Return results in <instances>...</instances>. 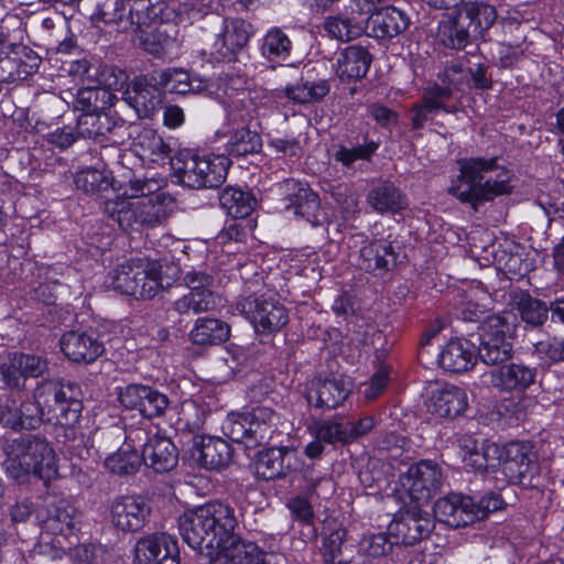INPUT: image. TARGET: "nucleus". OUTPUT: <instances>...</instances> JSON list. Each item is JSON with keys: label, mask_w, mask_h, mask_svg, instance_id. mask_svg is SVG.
Segmentation results:
<instances>
[{"label": "nucleus", "mask_w": 564, "mask_h": 564, "mask_svg": "<svg viewBox=\"0 0 564 564\" xmlns=\"http://www.w3.org/2000/svg\"><path fill=\"white\" fill-rule=\"evenodd\" d=\"M236 527L234 509L220 501L187 510L178 518L184 542L210 564H265L263 552L254 543L241 541Z\"/></svg>", "instance_id": "f257e3e1"}, {"label": "nucleus", "mask_w": 564, "mask_h": 564, "mask_svg": "<svg viewBox=\"0 0 564 564\" xmlns=\"http://www.w3.org/2000/svg\"><path fill=\"white\" fill-rule=\"evenodd\" d=\"M165 185L159 174L135 177L123 196L106 200L105 214L126 231L159 226L174 207L173 197L162 192Z\"/></svg>", "instance_id": "f03ea898"}, {"label": "nucleus", "mask_w": 564, "mask_h": 564, "mask_svg": "<svg viewBox=\"0 0 564 564\" xmlns=\"http://www.w3.org/2000/svg\"><path fill=\"white\" fill-rule=\"evenodd\" d=\"M4 468L18 482H26L31 476L47 482L57 476V456L44 437L24 436L11 445Z\"/></svg>", "instance_id": "7ed1b4c3"}, {"label": "nucleus", "mask_w": 564, "mask_h": 564, "mask_svg": "<svg viewBox=\"0 0 564 564\" xmlns=\"http://www.w3.org/2000/svg\"><path fill=\"white\" fill-rule=\"evenodd\" d=\"M34 401L37 414L31 415L30 422H26V417L22 414L23 427H35L43 421L64 426L72 425L82 412L78 388L73 383L42 382L34 391Z\"/></svg>", "instance_id": "20e7f679"}, {"label": "nucleus", "mask_w": 564, "mask_h": 564, "mask_svg": "<svg viewBox=\"0 0 564 564\" xmlns=\"http://www.w3.org/2000/svg\"><path fill=\"white\" fill-rule=\"evenodd\" d=\"M230 161L221 154H198L180 151L171 159V169L177 182L184 186L200 189L220 186L228 172Z\"/></svg>", "instance_id": "39448f33"}, {"label": "nucleus", "mask_w": 564, "mask_h": 564, "mask_svg": "<svg viewBox=\"0 0 564 564\" xmlns=\"http://www.w3.org/2000/svg\"><path fill=\"white\" fill-rule=\"evenodd\" d=\"M279 414L267 406L230 413L223 423L224 434L232 442L253 448L269 441L278 431Z\"/></svg>", "instance_id": "423d86ee"}, {"label": "nucleus", "mask_w": 564, "mask_h": 564, "mask_svg": "<svg viewBox=\"0 0 564 564\" xmlns=\"http://www.w3.org/2000/svg\"><path fill=\"white\" fill-rule=\"evenodd\" d=\"M232 79L224 100L229 120L262 128V119L273 111L272 96L261 87L240 88Z\"/></svg>", "instance_id": "0eeeda50"}, {"label": "nucleus", "mask_w": 564, "mask_h": 564, "mask_svg": "<svg viewBox=\"0 0 564 564\" xmlns=\"http://www.w3.org/2000/svg\"><path fill=\"white\" fill-rule=\"evenodd\" d=\"M235 310L252 324L258 334L278 333L289 323L286 308L271 296L250 295L241 297L235 303Z\"/></svg>", "instance_id": "6e6552de"}, {"label": "nucleus", "mask_w": 564, "mask_h": 564, "mask_svg": "<svg viewBox=\"0 0 564 564\" xmlns=\"http://www.w3.org/2000/svg\"><path fill=\"white\" fill-rule=\"evenodd\" d=\"M511 325L500 315L488 316L481 325L478 356L486 365H499L512 357Z\"/></svg>", "instance_id": "1a4fd4ad"}, {"label": "nucleus", "mask_w": 564, "mask_h": 564, "mask_svg": "<svg viewBox=\"0 0 564 564\" xmlns=\"http://www.w3.org/2000/svg\"><path fill=\"white\" fill-rule=\"evenodd\" d=\"M188 292L177 299L173 307L178 314H199L214 310L220 296L209 290L213 279L198 271H188L184 276Z\"/></svg>", "instance_id": "9d476101"}, {"label": "nucleus", "mask_w": 564, "mask_h": 564, "mask_svg": "<svg viewBox=\"0 0 564 564\" xmlns=\"http://www.w3.org/2000/svg\"><path fill=\"white\" fill-rule=\"evenodd\" d=\"M501 470L512 485L530 486L538 475L539 466L531 446L525 443H509L502 451Z\"/></svg>", "instance_id": "9b49d317"}, {"label": "nucleus", "mask_w": 564, "mask_h": 564, "mask_svg": "<svg viewBox=\"0 0 564 564\" xmlns=\"http://www.w3.org/2000/svg\"><path fill=\"white\" fill-rule=\"evenodd\" d=\"M425 394V410L437 417H456L468 406L466 391L451 383L429 382Z\"/></svg>", "instance_id": "f8f14e48"}, {"label": "nucleus", "mask_w": 564, "mask_h": 564, "mask_svg": "<svg viewBox=\"0 0 564 564\" xmlns=\"http://www.w3.org/2000/svg\"><path fill=\"white\" fill-rule=\"evenodd\" d=\"M252 35L250 23L240 18L221 19V26L212 45L210 55L217 62L231 61Z\"/></svg>", "instance_id": "ddd939ff"}, {"label": "nucleus", "mask_w": 564, "mask_h": 564, "mask_svg": "<svg viewBox=\"0 0 564 564\" xmlns=\"http://www.w3.org/2000/svg\"><path fill=\"white\" fill-rule=\"evenodd\" d=\"M460 175L457 184L451 187V193L464 203H470L474 208L482 199L481 183L482 171L492 166V162H486L484 158L463 159L458 161Z\"/></svg>", "instance_id": "4468645a"}, {"label": "nucleus", "mask_w": 564, "mask_h": 564, "mask_svg": "<svg viewBox=\"0 0 564 564\" xmlns=\"http://www.w3.org/2000/svg\"><path fill=\"white\" fill-rule=\"evenodd\" d=\"M148 501L140 496H121L110 508L111 523L123 532H134L147 523L150 516Z\"/></svg>", "instance_id": "2eb2a0df"}, {"label": "nucleus", "mask_w": 564, "mask_h": 564, "mask_svg": "<svg viewBox=\"0 0 564 564\" xmlns=\"http://www.w3.org/2000/svg\"><path fill=\"white\" fill-rule=\"evenodd\" d=\"M466 466L477 473H494L501 464L502 448L494 442L484 440L480 443L471 436L458 438Z\"/></svg>", "instance_id": "dca6fc26"}, {"label": "nucleus", "mask_w": 564, "mask_h": 564, "mask_svg": "<svg viewBox=\"0 0 564 564\" xmlns=\"http://www.w3.org/2000/svg\"><path fill=\"white\" fill-rule=\"evenodd\" d=\"M119 400L127 409L138 410L148 419L162 415L169 406L165 394L143 384L127 386L119 392Z\"/></svg>", "instance_id": "f3484780"}, {"label": "nucleus", "mask_w": 564, "mask_h": 564, "mask_svg": "<svg viewBox=\"0 0 564 564\" xmlns=\"http://www.w3.org/2000/svg\"><path fill=\"white\" fill-rule=\"evenodd\" d=\"M351 384L341 377L314 379L311 381L306 399L310 405L317 409H335L340 405L350 393Z\"/></svg>", "instance_id": "a211bd4d"}, {"label": "nucleus", "mask_w": 564, "mask_h": 564, "mask_svg": "<svg viewBox=\"0 0 564 564\" xmlns=\"http://www.w3.org/2000/svg\"><path fill=\"white\" fill-rule=\"evenodd\" d=\"M144 436L145 432L143 430L130 431L122 445L105 457L104 466L106 469L116 475L134 474L141 466L138 447L141 446Z\"/></svg>", "instance_id": "6ab92c4d"}, {"label": "nucleus", "mask_w": 564, "mask_h": 564, "mask_svg": "<svg viewBox=\"0 0 564 564\" xmlns=\"http://www.w3.org/2000/svg\"><path fill=\"white\" fill-rule=\"evenodd\" d=\"M167 558H178L177 541L167 533L148 535L135 544V564H163Z\"/></svg>", "instance_id": "aec40b11"}, {"label": "nucleus", "mask_w": 564, "mask_h": 564, "mask_svg": "<svg viewBox=\"0 0 564 564\" xmlns=\"http://www.w3.org/2000/svg\"><path fill=\"white\" fill-rule=\"evenodd\" d=\"M435 519L451 528L466 527L475 522L473 498L452 494L440 498L433 507Z\"/></svg>", "instance_id": "412c9836"}, {"label": "nucleus", "mask_w": 564, "mask_h": 564, "mask_svg": "<svg viewBox=\"0 0 564 564\" xmlns=\"http://www.w3.org/2000/svg\"><path fill=\"white\" fill-rule=\"evenodd\" d=\"M231 458L230 446L221 438L200 436L193 440L191 459L198 466L218 470L227 466Z\"/></svg>", "instance_id": "4be33fe9"}, {"label": "nucleus", "mask_w": 564, "mask_h": 564, "mask_svg": "<svg viewBox=\"0 0 564 564\" xmlns=\"http://www.w3.org/2000/svg\"><path fill=\"white\" fill-rule=\"evenodd\" d=\"M144 440L147 442L142 446L141 463L144 462L156 473H166L176 466L178 453L169 437L155 434L150 437L145 435Z\"/></svg>", "instance_id": "5701e85b"}, {"label": "nucleus", "mask_w": 564, "mask_h": 564, "mask_svg": "<svg viewBox=\"0 0 564 564\" xmlns=\"http://www.w3.org/2000/svg\"><path fill=\"white\" fill-rule=\"evenodd\" d=\"M397 263V253L392 243L384 239L373 240L360 248L358 265L360 269L382 276Z\"/></svg>", "instance_id": "b1692460"}, {"label": "nucleus", "mask_w": 564, "mask_h": 564, "mask_svg": "<svg viewBox=\"0 0 564 564\" xmlns=\"http://www.w3.org/2000/svg\"><path fill=\"white\" fill-rule=\"evenodd\" d=\"M409 19L394 7H387L370 12L365 33L375 39H391L408 28Z\"/></svg>", "instance_id": "393cba45"}, {"label": "nucleus", "mask_w": 564, "mask_h": 564, "mask_svg": "<svg viewBox=\"0 0 564 564\" xmlns=\"http://www.w3.org/2000/svg\"><path fill=\"white\" fill-rule=\"evenodd\" d=\"M299 467L296 451L289 447H271L259 454L257 474L264 479H274Z\"/></svg>", "instance_id": "a878e982"}, {"label": "nucleus", "mask_w": 564, "mask_h": 564, "mask_svg": "<svg viewBox=\"0 0 564 564\" xmlns=\"http://www.w3.org/2000/svg\"><path fill=\"white\" fill-rule=\"evenodd\" d=\"M467 20L468 15H463L460 10L453 9L443 13L436 32L438 42L448 48H464L473 34Z\"/></svg>", "instance_id": "bb28decb"}, {"label": "nucleus", "mask_w": 564, "mask_h": 564, "mask_svg": "<svg viewBox=\"0 0 564 564\" xmlns=\"http://www.w3.org/2000/svg\"><path fill=\"white\" fill-rule=\"evenodd\" d=\"M61 349L75 362H93L104 352V345L85 332H67L61 338Z\"/></svg>", "instance_id": "cd10ccee"}, {"label": "nucleus", "mask_w": 564, "mask_h": 564, "mask_svg": "<svg viewBox=\"0 0 564 564\" xmlns=\"http://www.w3.org/2000/svg\"><path fill=\"white\" fill-rule=\"evenodd\" d=\"M123 98L137 111L139 117L150 118L162 102V93L155 85L148 83L145 78H137L127 88Z\"/></svg>", "instance_id": "c85d7f7f"}, {"label": "nucleus", "mask_w": 564, "mask_h": 564, "mask_svg": "<svg viewBox=\"0 0 564 564\" xmlns=\"http://www.w3.org/2000/svg\"><path fill=\"white\" fill-rule=\"evenodd\" d=\"M476 359L475 345L465 338H457L446 344L438 355L437 362L447 371L462 372L469 370Z\"/></svg>", "instance_id": "c756f323"}, {"label": "nucleus", "mask_w": 564, "mask_h": 564, "mask_svg": "<svg viewBox=\"0 0 564 564\" xmlns=\"http://www.w3.org/2000/svg\"><path fill=\"white\" fill-rule=\"evenodd\" d=\"M371 61V55L366 48L351 45L338 54L335 70L341 80H357L366 76Z\"/></svg>", "instance_id": "7c9ffc66"}, {"label": "nucleus", "mask_w": 564, "mask_h": 564, "mask_svg": "<svg viewBox=\"0 0 564 564\" xmlns=\"http://www.w3.org/2000/svg\"><path fill=\"white\" fill-rule=\"evenodd\" d=\"M149 261L147 259H137L121 263L113 272L111 282L113 289L122 294H147L144 285L140 288L137 281L142 278L139 275L145 272L144 268L149 267ZM151 285L154 284L152 282L149 283V293L152 292Z\"/></svg>", "instance_id": "2f4dec72"}, {"label": "nucleus", "mask_w": 564, "mask_h": 564, "mask_svg": "<svg viewBox=\"0 0 564 564\" xmlns=\"http://www.w3.org/2000/svg\"><path fill=\"white\" fill-rule=\"evenodd\" d=\"M536 372L522 364H510L492 372V382L508 391H524L534 383Z\"/></svg>", "instance_id": "473e14b6"}, {"label": "nucleus", "mask_w": 564, "mask_h": 564, "mask_svg": "<svg viewBox=\"0 0 564 564\" xmlns=\"http://www.w3.org/2000/svg\"><path fill=\"white\" fill-rule=\"evenodd\" d=\"M138 43L145 52L156 57L172 56L178 48L177 39L165 26L141 30Z\"/></svg>", "instance_id": "72a5a7b5"}, {"label": "nucleus", "mask_w": 564, "mask_h": 564, "mask_svg": "<svg viewBox=\"0 0 564 564\" xmlns=\"http://www.w3.org/2000/svg\"><path fill=\"white\" fill-rule=\"evenodd\" d=\"M230 336V327L227 323L210 317H199L195 321L189 332V339L195 345H218Z\"/></svg>", "instance_id": "f704fd0d"}, {"label": "nucleus", "mask_w": 564, "mask_h": 564, "mask_svg": "<svg viewBox=\"0 0 564 564\" xmlns=\"http://www.w3.org/2000/svg\"><path fill=\"white\" fill-rule=\"evenodd\" d=\"M43 530L54 535L67 536L75 527V508L66 501L50 506L46 517L39 514Z\"/></svg>", "instance_id": "c9c22d12"}, {"label": "nucleus", "mask_w": 564, "mask_h": 564, "mask_svg": "<svg viewBox=\"0 0 564 564\" xmlns=\"http://www.w3.org/2000/svg\"><path fill=\"white\" fill-rule=\"evenodd\" d=\"M159 84L172 94H198L206 88L205 82L182 68L165 69L160 74Z\"/></svg>", "instance_id": "e433bc0d"}, {"label": "nucleus", "mask_w": 564, "mask_h": 564, "mask_svg": "<svg viewBox=\"0 0 564 564\" xmlns=\"http://www.w3.org/2000/svg\"><path fill=\"white\" fill-rule=\"evenodd\" d=\"M323 29L330 39L349 42L365 33V23L354 18L332 15L325 19Z\"/></svg>", "instance_id": "4c0bfd02"}, {"label": "nucleus", "mask_w": 564, "mask_h": 564, "mask_svg": "<svg viewBox=\"0 0 564 564\" xmlns=\"http://www.w3.org/2000/svg\"><path fill=\"white\" fill-rule=\"evenodd\" d=\"M367 200L378 213H395L406 206L403 195L392 184H382L368 194Z\"/></svg>", "instance_id": "58836bf2"}, {"label": "nucleus", "mask_w": 564, "mask_h": 564, "mask_svg": "<svg viewBox=\"0 0 564 564\" xmlns=\"http://www.w3.org/2000/svg\"><path fill=\"white\" fill-rule=\"evenodd\" d=\"M220 204L232 218H246L254 210L257 200L249 192L229 187L223 192Z\"/></svg>", "instance_id": "ea45409f"}, {"label": "nucleus", "mask_w": 564, "mask_h": 564, "mask_svg": "<svg viewBox=\"0 0 564 564\" xmlns=\"http://www.w3.org/2000/svg\"><path fill=\"white\" fill-rule=\"evenodd\" d=\"M292 50L289 36L279 28L270 29L263 36L261 54L269 62L285 61Z\"/></svg>", "instance_id": "a19ab883"}, {"label": "nucleus", "mask_w": 564, "mask_h": 564, "mask_svg": "<svg viewBox=\"0 0 564 564\" xmlns=\"http://www.w3.org/2000/svg\"><path fill=\"white\" fill-rule=\"evenodd\" d=\"M262 149L260 134L250 129V126L235 130L227 142V151L234 156L254 154Z\"/></svg>", "instance_id": "79ce46f5"}, {"label": "nucleus", "mask_w": 564, "mask_h": 564, "mask_svg": "<svg viewBox=\"0 0 564 564\" xmlns=\"http://www.w3.org/2000/svg\"><path fill=\"white\" fill-rule=\"evenodd\" d=\"M329 91L327 80L299 82L285 88L289 99L297 104L314 102L325 97Z\"/></svg>", "instance_id": "37998d69"}, {"label": "nucleus", "mask_w": 564, "mask_h": 564, "mask_svg": "<svg viewBox=\"0 0 564 564\" xmlns=\"http://www.w3.org/2000/svg\"><path fill=\"white\" fill-rule=\"evenodd\" d=\"M112 184L109 172L104 167H87L77 172L75 185L87 194L107 191Z\"/></svg>", "instance_id": "c03bdc74"}, {"label": "nucleus", "mask_w": 564, "mask_h": 564, "mask_svg": "<svg viewBox=\"0 0 564 564\" xmlns=\"http://www.w3.org/2000/svg\"><path fill=\"white\" fill-rule=\"evenodd\" d=\"M516 307L522 321L532 326L543 325L550 311V306L528 293H521L517 297Z\"/></svg>", "instance_id": "a18cd8bd"}, {"label": "nucleus", "mask_w": 564, "mask_h": 564, "mask_svg": "<svg viewBox=\"0 0 564 564\" xmlns=\"http://www.w3.org/2000/svg\"><path fill=\"white\" fill-rule=\"evenodd\" d=\"M463 15H468V26L473 34H480L489 29L496 20V11L491 6L470 3L462 10Z\"/></svg>", "instance_id": "49530a36"}, {"label": "nucleus", "mask_w": 564, "mask_h": 564, "mask_svg": "<svg viewBox=\"0 0 564 564\" xmlns=\"http://www.w3.org/2000/svg\"><path fill=\"white\" fill-rule=\"evenodd\" d=\"M76 130L78 137L96 139L109 131V120L106 115L86 112L78 118Z\"/></svg>", "instance_id": "de8ad7c7"}, {"label": "nucleus", "mask_w": 564, "mask_h": 564, "mask_svg": "<svg viewBox=\"0 0 564 564\" xmlns=\"http://www.w3.org/2000/svg\"><path fill=\"white\" fill-rule=\"evenodd\" d=\"M145 272L140 274L142 276L139 281H137L138 285L141 288L144 285V289H149L148 285L152 282L154 285H151L152 292L150 294H129L130 296H134L135 299H152L154 297L165 285H169L170 282H164L163 276L161 275V267L154 262L149 261V267L144 268ZM145 293H149L148 290Z\"/></svg>", "instance_id": "09e8293b"}, {"label": "nucleus", "mask_w": 564, "mask_h": 564, "mask_svg": "<svg viewBox=\"0 0 564 564\" xmlns=\"http://www.w3.org/2000/svg\"><path fill=\"white\" fill-rule=\"evenodd\" d=\"M498 173V180H494L492 175H488L485 183H481V194L484 200H491L496 196L510 193L512 188L510 184V171L499 170Z\"/></svg>", "instance_id": "8fccbe9b"}, {"label": "nucleus", "mask_w": 564, "mask_h": 564, "mask_svg": "<svg viewBox=\"0 0 564 564\" xmlns=\"http://www.w3.org/2000/svg\"><path fill=\"white\" fill-rule=\"evenodd\" d=\"M535 352L544 366L564 361V340L552 338L535 344Z\"/></svg>", "instance_id": "3c124183"}, {"label": "nucleus", "mask_w": 564, "mask_h": 564, "mask_svg": "<svg viewBox=\"0 0 564 564\" xmlns=\"http://www.w3.org/2000/svg\"><path fill=\"white\" fill-rule=\"evenodd\" d=\"M12 367H20L24 378L39 377L47 369V361L37 355L13 354Z\"/></svg>", "instance_id": "603ef678"}, {"label": "nucleus", "mask_w": 564, "mask_h": 564, "mask_svg": "<svg viewBox=\"0 0 564 564\" xmlns=\"http://www.w3.org/2000/svg\"><path fill=\"white\" fill-rule=\"evenodd\" d=\"M378 145L375 142H370L364 145H359L352 149L340 147L334 154L337 162H340L344 166L350 167L357 160H367L377 150Z\"/></svg>", "instance_id": "864d4df0"}, {"label": "nucleus", "mask_w": 564, "mask_h": 564, "mask_svg": "<svg viewBox=\"0 0 564 564\" xmlns=\"http://www.w3.org/2000/svg\"><path fill=\"white\" fill-rule=\"evenodd\" d=\"M127 436L128 434H126L120 427L117 426L101 431L100 433L97 432L94 435V442H98L97 454L100 456H107L110 449L122 445Z\"/></svg>", "instance_id": "5fc2aeb1"}, {"label": "nucleus", "mask_w": 564, "mask_h": 564, "mask_svg": "<svg viewBox=\"0 0 564 564\" xmlns=\"http://www.w3.org/2000/svg\"><path fill=\"white\" fill-rule=\"evenodd\" d=\"M505 505L502 497L496 492H488L478 501L473 499V513H475V521L482 520L487 518L489 513L503 509Z\"/></svg>", "instance_id": "6e6d98bb"}, {"label": "nucleus", "mask_w": 564, "mask_h": 564, "mask_svg": "<svg viewBox=\"0 0 564 564\" xmlns=\"http://www.w3.org/2000/svg\"><path fill=\"white\" fill-rule=\"evenodd\" d=\"M389 366H382L373 373L370 382L364 390V395L367 400H373L382 393L389 381Z\"/></svg>", "instance_id": "4d7b16f0"}, {"label": "nucleus", "mask_w": 564, "mask_h": 564, "mask_svg": "<svg viewBox=\"0 0 564 564\" xmlns=\"http://www.w3.org/2000/svg\"><path fill=\"white\" fill-rule=\"evenodd\" d=\"M316 437L322 442L334 444L346 441L348 435L339 423L326 421L318 426Z\"/></svg>", "instance_id": "13d9d810"}, {"label": "nucleus", "mask_w": 564, "mask_h": 564, "mask_svg": "<svg viewBox=\"0 0 564 564\" xmlns=\"http://www.w3.org/2000/svg\"><path fill=\"white\" fill-rule=\"evenodd\" d=\"M100 94L106 95V91L93 88L79 89L75 99L76 109L82 110L84 113L96 111L99 108L97 99Z\"/></svg>", "instance_id": "bf43d9fd"}, {"label": "nucleus", "mask_w": 564, "mask_h": 564, "mask_svg": "<svg viewBox=\"0 0 564 564\" xmlns=\"http://www.w3.org/2000/svg\"><path fill=\"white\" fill-rule=\"evenodd\" d=\"M444 481L442 467L431 459H425V490L436 492L442 488Z\"/></svg>", "instance_id": "052dcab7"}, {"label": "nucleus", "mask_w": 564, "mask_h": 564, "mask_svg": "<svg viewBox=\"0 0 564 564\" xmlns=\"http://www.w3.org/2000/svg\"><path fill=\"white\" fill-rule=\"evenodd\" d=\"M247 236L246 229L241 226V224L231 220L227 224L221 231L216 236V241L219 245L227 246L230 242L239 243Z\"/></svg>", "instance_id": "680f3d73"}, {"label": "nucleus", "mask_w": 564, "mask_h": 564, "mask_svg": "<svg viewBox=\"0 0 564 564\" xmlns=\"http://www.w3.org/2000/svg\"><path fill=\"white\" fill-rule=\"evenodd\" d=\"M452 95L449 86L440 87L434 85L429 91V96L425 95V112L434 109H440L444 105V100L448 99Z\"/></svg>", "instance_id": "e2e57ef3"}, {"label": "nucleus", "mask_w": 564, "mask_h": 564, "mask_svg": "<svg viewBox=\"0 0 564 564\" xmlns=\"http://www.w3.org/2000/svg\"><path fill=\"white\" fill-rule=\"evenodd\" d=\"M2 381L11 388H20L23 384L24 375L20 367H12V355L9 357L7 364L0 368Z\"/></svg>", "instance_id": "0e129e2a"}, {"label": "nucleus", "mask_w": 564, "mask_h": 564, "mask_svg": "<svg viewBox=\"0 0 564 564\" xmlns=\"http://www.w3.org/2000/svg\"><path fill=\"white\" fill-rule=\"evenodd\" d=\"M105 554L102 545L88 544L77 549V556L85 564H102Z\"/></svg>", "instance_id": "69168bd1"}, {"label": "nucleus", "mask_w": 564, "mask_h": 564, "mask_svg": "<svg viewBox=\"0 0 564 564\" xmlns=\"http://www.w3.org/2000/svg\"><path fill=\"white\" fill-rule=\"evenodd\" d=\"M368 112L382 127H390L398 120V115L394 111L381 105L373 104L369 106Z\"/></svg>", "instance_id": "338daca9"}, {"label": "nucleus", "mask_w": 564, "mask_h": 564, "mask_svg": "<svg viewBox=\"0 0 564 564\" xmlns=\"http://www.w3.org/2000/svg\"><path fill=\"white\" fill-rule=\"evenodd\" d=\"M288 507L296 519L303 522L308 523L313 518L312 506L305 498L296 497L290 500Z\"/></svg>", "instance_id": "774afa93"}]
</instances>
